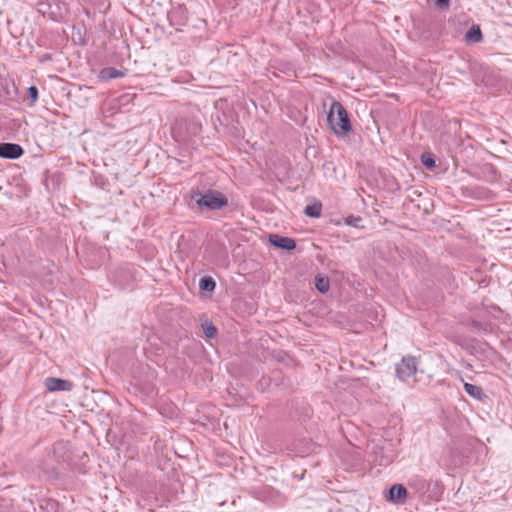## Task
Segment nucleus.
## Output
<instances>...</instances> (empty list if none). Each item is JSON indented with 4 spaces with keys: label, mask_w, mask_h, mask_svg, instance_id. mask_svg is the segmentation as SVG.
Wrapping results in <instances>:
<instances>
[{
    "label": "nucleus",
    "mask_w": 512,
    "mask_h": 512,
    "mask_svg": "<svg viewBox=\"0 0 512 512\" xmlns=\"http://www.w3.org/2000/svg\"><path fill=\"white\" fill-rule=\"evenodd\" d=\"M329 128L336 135H346L352 130L350 118L345 107L336 100H333L327 114Z\"/></svg>",
    "instance_id": "f257e3e1"
},
{
    "label": "nucleus",
    "mask_w": 512,
    "mask_h": 512,
    "mask_svg": "<svg viewBox=\"0 0 512 512\" xmlns=\"http://www.w3.org/2000/svg\"><path fill=\"white\" fill-rule=\"evenodd\" d=\"M191 198L196 200V204L201 210L215 211L228 205V198L222 192L213 189H209L204 194L192 191Z\"/></svg>",
    "instance_id": "f03ea898"
},
{
    "label": "nucleus",
    "mask_w": 512,
    "mask_h": 512,
    "mask_svg": "<svg viewBox=\"0 0 512 512\" xmlns=\"http://www.w3.org/2000/svg\"><path fill=\"white\" fill-rule=\"evenodd\" d=\"M418 361L417 358L411 355L404 356L399 363L396 364L395 371L396 377L400 381H407L409 378L414 377L418 373ZM418 381V379H414Z\"/></svg>",
    "instance_id": "7ed1b4c3"
},
{
    "label": "nucleus",
    "mask_w": 512,
    "mask_h": 512,
    "mask_svg": "<svg viewBox=\"0 0 512 512\" xmlns=\"http://www.w3.org/2000/svg\"><path fill=\"white\" fill-rule=\"evenodd\" d=\"M24 154V149L16 143L3 142L0 143V157L15 160Z\"/></svg>",
    "instance_id": "20e7f679"
},
{
    "label": "nucleus",
    "mask_w": 512,
    "mask_h": 512,
    "mask_svg": "<svg viewBox=\"0 0 512 512\" xmlns=\"http://www.w3.org/2000/svg\"><path fill=\"white\" fill-rule=\"evenodd\" d=\"M45 386L48 391H69L72 389L73 384L64 379L48 377L45 380Z\"/></svg>",
    "instance_id": "39448f33"
},
{
    "label": "nucleus",
    "mask_w": 512,
    "mask_h": 512,
    "mask_svg": "<svg viewBox=\"0 0 512 512\" xmlns=\"http://www.w3.org/2000/svg\"><path fill=\"white\" fill-rule=\"evenodd\" d=\"M269 241L274 247L279 249L290 251L296 248L295 240L290 237L271 234L269 237Z\"/></svg>",
    "instance_id": "423d86ee"
},
{
    "label": "nucleus",
    "mask_w": 512,
    "mask_h": 512,
    "mask_svg": "<svg viewBox=\"0 0 512 512\" xmlns=\"http://www.w3.org/2000/svg\"><path fill=\"white\" fill-rule=\"evenodd\" d=\"M407 497V489L402 484L393 485L388 492V499L392 503H403Z\"/></svg>",
    "instance_id": "0eeeda50"
},
{
    "label": "nucleus",
    "mask_w": 512,
    "mask_h": 512,
    "mask_svg": "<svg viewBox=\"0 0 512 512\" xmlns=\"http://www.w3.org/2000/svg\"><path fill=\"white\" fill-rule=\"evenodd\" d=\"M185 127L189 130H191L192 135H196L200 130V125L195 122H188V121H181L178 123L177 128L173 131L175 137H179L182 141H187L190 136L181 135L180 129L182 127Z\"/></svg>",
    "instance_id": "6e6552de"
},
{
    "label": "nucleus",
    "mask_w": 512,
    "mask_h": 512,
    "mask_svg": "<svg viewBox=\"0 0 512 512\" xmlns=\"http://www.w3.org/2000/svg\"><path fill=\"white\" fill-rule=\"evenodd\" d=\"M482 39L483 35L479 25H472V27L465 34V40L468 43H478Z\"/></svg>",
    "instance_id": "1a4fd4ad"
},
{
    "label": "nucleus",
    "mask_w": 512,
    "mask_h": 512,
    "mask_svg": "<svg viewBox=\"0 0 512 512\" xmlns=\"http://www.w3.org/2000/svg\"><path fill=\"white\" fill-rule=\"evenodd\" d=\"M463 387L465 392L474 399L482 400L485 396L480 386L464 382Z\"/></svg>",
    "instance_id": "9d476101"
},
{
    "label": "nucleus",
    "mask_w": 512,
    "mask_h": 512,
    "mask_svg": "<svg viewBox=\"0 0 512 512\" xmlns=\"http://www.w3.org/2000/svg\"><path fill=\"white\" fill-rule=\"evenodd\" d=\"M124 72L113 67L103 68L99 73L101 80H111L123 76Z\"/></svg>",
    "instance_id": "9b49d317"
},
{
    "label": "nucleus",
    "mask_w": 512,
    "mask_h": 512,
    "mask_svg": "<svg viewBox=\"0 0 512 512\" xmlns=\"http://www.w3.org/2000/svg\"><path fill=\"white\" fill-rule=\"evenodd\" d=\"M216 287V283L212 277L204 276L199 281V288L201 291L213 292Z\"/></svg>",
    "instance_id": "f8f14e48"
},
{
    "label": "nucleus",
    "mask_w": 512,
    "mask_h": 512,
    "mask_svg": "<svg viewBox=\"0 0 512 512\" xmlns=\"http://www.w3.org/2000/svg\"><path fill=\"white\" fill-rule=\"evenodd\" d=\"M322 204L314 203L307 205L304 209V213L308 217L318 218L321 215Z\"/></svg>",
    "instance_id": "ddd939ff"
},
{
    "label": "nucleus",
    "mask_w": 512,
    "mask_h": 512,
    "mask_svg": "<svg viewBox=\"0 0 512 512\" xmlns=\"http://www.w3.org/2000/svg\"><path fill=\"white\" fill-rule=\"evenodd\" d=\"M316 289L321 293H326L329 290V279L327 277L317 276L315 278Z\"/></svg>",
    "instance_id": "4468645a"
},
{
    "label": "nucleus",
    "mask_w": 512,
    "mask_h": 512,
    "mask_svg": "<svg viewBox=\"0 0 512 512\" xmlns=\"http://www.w3.org/2000/svg\"><path fill=\"white\" fill-rule=\"evenodd\" d=\"M203 333L207 338H214L217 334V328L213 325L211 321H205L202 323Z\"/></svg>",
    "instance_id": "2eb2a0df"
},
{
    "label": "nucleus",
    "mask_w": 512,
    "mask_h": 512,
    "mask_svg": "<svg viewBox=\"0 0 512 512\" xmlns=\"http://www.w3.org/2000/svg\"><path fill=\"white\" fill-rule=\"evenodd\" d=\"M53 453L59 459H65L66 444L63 441L56 442L53 445Z\"/></svg>",
    "instance_id": "dca6fc26"
},
{
    "label": "nucleus",
    "mask_w": 512,
    "mask_h": 512,
    "mask_svg": "<svg viewBox=\"0 0 512 512\" xmlns=\"http://www.w3.org/2000/svg\"><path fill=\"white\" fill-rule=\"evenodd\" d=\"M422 163L424 164L425 167H427L428 169H432L436 166L435 164V160L434 158L432 157V155L428 154H423L422 155Z\"/></svg>",
    "instance_id": "f3484780"
},
{
    "label": "nucleus",
    "mask_w": 512,
    "mask_h": 512,
    "mask_svg": "<svg viewBox=\"0 0 512 512\" xmlns=\"http://www.w3.org/2000/svg\"><path fill=\"white\" fill-rule=\"evenodd\" d=\"M28 98L31 101V104H34L38 100V89L36 86H30L27 89Z\"/></svg>",
    "instance_id": "a211bd4d"
},
{
    "label": "nucleus",
    "mask_w": 512,
    "mask_h": 512,
    "mask_svg": "<svg viewBox=\"0 0 512 512\" xmlns=\"http://www.w3.org/2000/svg\"><path fill=\"white\" fill-rule=\"evenodd\" d=\"M433 1H434V4L438 8H444V7H447L449 5V0H433Z\"/></svg>",
    "instance_id": "6ab92c4d"
},
{
    "label": "nucleus",
    "mask_w": 512,
    "mask_h": 512,
    "mask_svg": "<svg viewBox=\"0 0 512 512\" xmlns=\"http://www.w3.org/2000/svg\"><path fill=\"white\" fill-rule=\"evenodd\" d=\"M361 221L360 217L354 218L353 216H350L346 219V223L349 225L357 226L356 222Z\"/></svg>",
    "instance_id": "aec40b11"
},
{
    "label": "nucleus",
    "mask_w": 512,
    "mask_h": 512,
    "mask_svg": "<svg viewBox=\"0 0 512 512\" xmlns=\"http://www.w3.org/2000/svg\"><path fill=\"white\" fill-rule=\"evenodd\" d=\"M51 60H52V55L50 53H44L41 56H39V61L42 63L51 61Z\"/></svg>",
    "instance_id": "412c9836"
},
{
    "label": "nucleus",
    "mask_w": 512,
    "mask_h": 512,
    "mask_svg": "<svg viewBox=\"0 0 512 512\" xmlns=\"http://www.w3.org/2000/svg\"><path fill=\"white\" fill-rule=\"evenodd\" d=\"M49 7V4L48 3H44V2H41V3H38V11L41 12V13H45L46 12V8Z\"/></svg>",
    "instance_id": "4be33fe9"
}]
</instances>
